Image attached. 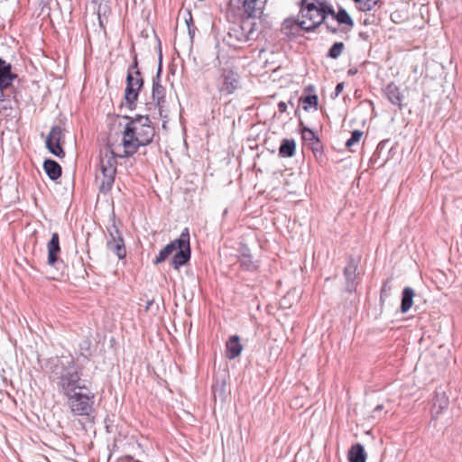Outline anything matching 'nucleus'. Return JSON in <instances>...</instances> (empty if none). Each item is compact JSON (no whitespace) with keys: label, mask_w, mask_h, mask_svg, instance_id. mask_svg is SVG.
I'll list each match as a JSON object with an SVG mask.
<instances>
[{"label":"nucleus","mask_w":462,"mask_h":462,"mask_svg":"<svg viewBox=\"0 0 462 462\" xmlns=\"http://www.w3.org/2000/svg\"><path fill=\"white\" fill-rule=\"evenodd\" d=\"M154 136V129L151 125V120L146 116H137L132 118L125 125L122 145L123 154L120 157L134 155L139 147L148 145Z\"/></svg>","instance_id":"1"},{"label":"nucleus","mask_w":462,"mask_h":462,"mask_svg":"<svg viewBox=\"0 0 462 462\" xmlns=\"http://www.w3.org/2000/svg\"><path fill=\"white\" fill-rule=\"evenodd\" d=\"M298 17L283 21L281 32L287 37H294L301 32H315L318 28V0H301Z\"/></svg>","instance_id":"2"},{"label":"nucleus","mask_w":462,"mask_h":462,"mask_svg":"<svg viewBox=\"0 0 462 462\" xmlns=\"http://www.w3.org/2000/svg\"><path fill=\"white\" fill-rule=\"evenodd\" d=\"M255 18L247 15L240 23L232 24L224 37V42L231 47L239 48L247 42L256 40L260 33V23Z\"/></svg>","instance_id":"3"},{"label":"nucleus","mask_w":462,"mask_h":462,"mask_svg":"<svg viewBox=\"0 0 462 462\" xmlns=\"http://www.w3.org/2000/svg\"><path fill=\"white\" fill-rule=\"evenodd\" d=\"M111 148L105 147L100 151L98 171L96 174V181L99 186L100 191L106 193L109 191L115 182L116 173V158H121Z\"/></svg>","instance_id":"4"},{"label":"nucleus","mask_w":462,"mask_h":462,"mask_svg":"<svg viewBox=\"0 0 462 462\" xmlns=\"http://www.w3.org/2000/svg\"><path fill=\"white\" fill-rule=\"evenodd\" d=\"M59 379L58 386L67 397L68 402L95 393L92 383L82 380L81 377H59Z\"/></svg>","instance_id":"5"},{"label":"nucleus","mask_w":462,"mask_h":462,"mask_svg":"<svg viewBox=\"0 0 462 462\" xmlns=\"http://www.w3.org/2000/svg\"><path fill=\"white\" fill-rule=\"evenodd\" d=\"M143 86V79L141 72L138 70V63L135 59L133 65L128 69L125 91V101L131 108H134V103L138 98L139 91Z\"/></svg>","instance_id":"6"},{"label":"nucleus","mask_w":462,"mask_h":462,"mask_svg":"<svg viewBox=\"0 0 462 462\" xmlns=\"http://www.w3.org/2000/svg\"><path fill=\"white\" fill-rule=\"evenodd\" d=\"M178 243L177 251H175L176 253L171 261V265L176 270L185 264L190 258L189 232L188 228L182 230Z\"/></svg>","instance_id":"7"},{"label":"nucleus","mask_w":462,"mask_h":462,"mask_svg":"<svg viewBox=\"0 0 462 462\" xmlns=\"http://www.w3.org/2000/svg\"><path fill=\"white\" fill-rule=\"evenodd\" d=\"M240 87L239 75L231 69H223L217 79L218 91L223 95H231Z\"/></svg>","instance_id":"8"},{"label":"nucleus","mask_w":462,"mask_h":462,"mask_svg":"<svg viewBox=\"0 0 462 462\" xmlns=\"http://www.w3.org/2000/svg\"><path fill=\"white\" fill-rule=\"evenodd\" d=\"M359 257L349 255L346 258V265L344 268V277L346 280L345 291L347 292H354L358 285L356 270L359 264Z\"/></svg>","instance_id":"9"},{"label":"nucleus","mask_w":462,"mask_h":462,"mask_svg":"<svg viewBox=\"0 0 462 462\" xmlns=\"http://www.w3.org/2000/svg\"><path fill=\"white\" fill-rule=\"evenodd\" d=\"M108 232L110 238L106 243L107 249L119 259H124L126 255V250L121 232L115 225L108 228Z\"/></svg>","instance_id":"10"},{"label":"nucleus","mask_w":462,"mask_h":462,"mask_svg":"<svg viewBox=\"0 0 462 462\" xmlns=\"http://www.w3.org/2000/svg\"><path fill=\"white\" fill-rule=\"evenodd\" d=\"M321 13H325L326 14L332 16L334 20L340 23L341 25H346L348 27V31L354 27V21L348 14V13L339 7L338 11L336 12L335 9L326 2H319V15Z\"/></svg>","instance_id":"11"},{"label":"nucleus","mask_w":462,"mask_h":462,"mask_svg":"<svg viewBox=\"0 0 462 462\" xmlns=\"http://www.w3.org/2000/svg\"><path fill=\"white\" fill-rule=\"evenodd\" d=\"M96 393H91L82 399L69 402L71 412L76 416H89L94 411V400Z\"/></svg>","instance_id":"12"},{"label":"nucleus","mask_w":462,"mask_h":462,"mask_svg":"<svg viewBox=\"0 0 462 462\" xmlns=\"http://www.w3.org/2000/svg\"><path fill=\"white\" fill-rule=\"evenodd\" d=\"M62 131L61 128L58 125H54L51 127L47 139H46V147L53 155L61 158L65 156V152L60 146V138H61Z\"/></svg>","instance_id":"13"},{"label":"nucleus","mask_w":462,"mask_h":462,"mask_svg":"<svg viewBox=\"0 0 462 462\" xmlns=\"http://www.w3.org/2000/svg\"><path fill=\"white\" fill-rule=\"evenodd\" d=\"M161 73L162 63L160 62L156 76L152 79V98L154 104L159 107L160 114L162 115L166 100L165 88L160 84Z\"/></svg>","instance_id":"14"},{"label":"nucleus","mask_w":462,"mask_h":462,"mask_svg":"<svg viewBox=\"0 0 462 462\" xmlns=\"http://www.w3.org/2000/svg\"><path fill=\"white\" fill-rule=\"evenodd\" d=\"M48 249V260L47 263L51 266L60 268L59 265L62 264L63 262L58 258V254L60 251V240L58 233H53L51 238L47 245Z\"/></svg>","instance_id":"15"},{"label":"nucleus","mask_w":462,"mask_h":462,"mask_svg":"<svg viewBox=\"0 0 462 462\" xmlns=\"http://www.w3.org/2000/svg\"><path fill=\"white\" fill-rule=\"evenodd\" d=\"M300 129L304 148L311 150L316 156L318 152V135L311 128L306 126L302 121L300 123Z\"/></svg>","instance_id":"16"},{"label":"nucleus","mask_w":462,"mask_h":462,"mask_svg":"<svg viewBox=\"0 0 462 462\" xmlns=\"http://www.w3.org/2000/svg\"><path fill=\"white\" fill-rule=\"evenodd\" d=\"M449 405V399L446 393L436 391L432 404V419L437 420L438 417L446 410Z\"/></svg>","instance_id":"17"},{"label":"nucleus","mask_w":462,"mask_h":462,"mask_svg":"<svg viewBox=\"0 0 462 462\" xmlns=\"http://www.w3.org/2000/svg\"><path fill=\"white\" fill-rule=\"evenodd\" d=\"M243 5L245 13L251 17H260L266 0H238Z\"/></svg>","instance_id":"18"},{"label":"nucleus","mask_w":462,"mask_h":462,"mask_svg":"<svg viewBox=\"0 0 462 462\" xmlns=\"http://www.w3.org/2000/svg\"><path fill=\"white\" fill-rule=\"evenodd\" d=\"M387 99L394 106L402 108V101L404 99L403 94L401 92L399 87L394 83H389L384 90Z\"/></svg>","instance_id":"19"},{"label":"nucleus","mask_w":462,"mask_h":462,"mask_svg":"<svg viewBox=\"0 0 462 462\" xmlns=\"http://www.w3.org/2000/svg\"><path fill=\"white\" fill-rule=\"evenodd\" d=\"M243 349L240 338L236 335L231 336L226 343V356L229 359L237 357Z\"/></svg>","instance_id":"20"},{"label":"nucleus","mask_w":462,"mask_h":462,"mask_svg":"<svg viewBox=\"0 0 462 462\" xmlns=\"http://www.w3.org/2000/svg\"><path fill=\"white\" fill-rule=\"evenodd\" d=\"M15 75L11 72V65L0 58V85L9 88Z\"/></svg>","instance_id":"21"},{"label":"nucleus","mask_w":462,"mask_h":462,"mask_svg":"<svg viewBox=\"0 0 462 462\" xmlns=\"http://www.w3.org/2000/svg\"><path fill=\"white\" fill-rule=\"evenodd\" d=\"M212 393L215 399L219 398L222 402L226 401L230 390L226 388V377L217 378L212 384Z\"/></svg>","instance_id":"22"},{"label":"nucleus","mask_w":462,"mask_h":462,"mask_svg":"<svg viewBox=\"0 0 462 462\" xmlns=\"http://www.w3.org/2000/svg\"><path fill=\"white\" fill-rule=\"evenodd\" d=\"M308 89H314V87L310 86L306 88L299 98V106H300L305 111H309L312 107L316 108L318 106V96L307 93Z\"/></svg>","instance_id":"23"},{"label":"nucleus","mask_w":462,"mask_h":462,"mask_svg":"<svg viewBox=\"0 0 462 462\" xmlns=\"http://www.w3.org/2000/svg\"><path fill=\"white\" fill-rule=\"evenodd\" d=\"M238 262L240 266L246 271H254L257 268V264L253 261L249 249L245 246H243L240 250Z\"/></svg>","instance_id":"24"},{"label":"nucleus","mask_w":462,"mask_h":462,"mask_svg":"<svg viewBox=\"0 0 462 462\" xmlns=\"http://www.w3.org/2000/svg\"><path fill=\"white\" fill-rule=\"evenodd\" d=\"M43 169L51 180H57L61 176V167L54 160L47 159L43 162Z\"/></svg>","instance_id":"25"},{"label":"nucleus","mask_w":462,"mask_h":462,"mask_svg":"<svg viewBox=\"0 0 462 462\" xmlns=\"http://www.w3.org/2000/svg\"><path fill=\"white\" fill-rule=\"evenodd\" d=\"M180 237L171 241L170 244L165 245L158 254L156 258L153 260L154 264H159L164 262L171 254L177 251Z\"/></svg>","instance_id":"26"},{"label":"nucleus","mask_w":462,"mask_h":462,"mask_svg":"<svg viewBox=\"0 0 462 462\" xmlns=\"http://www.w3.org/2000/svg\"><path fill=\"white\" fill-rule=\"evenodd\" d=\"M349 462H365L366 454L364 447L360 443L353 445L348 451Z\"/></svg>","instance_id":"27"},{"label":"nucleus","mask_w":462,"mask_h":462,"mask_svg":"<svg viewBox=\"0 0 462 462\" xmlns=\"http://www.w3.org/2000/svg\"><path fill=\"white\" fill-rule=\"evenodd\" d=\"M414 291L411 287H405L402 293L401 311L406 313L413 303Z\"/></svg>","instance_id":"28"},{"label":"nucleus","mask_w":462,"mask_h":462,"mask_svg":"<svg viewBox=\"0 0 462 462\" xmlns=\"http://www.w3.org/2000/svg\"><path fill=\"white\" fill-rule=\"evenodd\" d=\"M296 143L293 139H284L279 148V155L281 157H292L295 153Z\"/></svg>","instance_id":"29"},{"label":"nucleus","mask_w":462,"mask_h":462,"mask_svg":"<svg viewBox=\"0 0 462 462\" xmlns=\"http://www.w3.org/2000/svg\"><path fill=\"white\" fill-rule=\"evenodd\" d=\"M319 18V26L322 24L325 25L328 31L333 33H337L338 32V26L341 24L337 23V22L334 20L332 16H329L325 13H321Z\"/></svg>","instance_id":"30"},{"label":"nucleus","mask_w":462,"mask_h":462,"mask_svg":"<svg viewBox=\"0 0 462 462\" xmlns=\"http://www.w3.org/2000/svg\"><path fill=\"white\" fill-rule=\"evenodd\" d=\"M345 44L343 42H335L329 49L328 57L331 59H337L343 52Z\"/></svg>","instance_id":"31"},{"label":"nucleus","mask_w":462,"mask_h":462,"mask_svg":"<svg viewBox=\"0 0 462 462\" xmlns=\"http://www.w3.org/2000/svg\"><path fill=\"white\" fill-rule=\"evenodd\" d=\"M356 7L363 12L370 11L377 4V0H353Z\"/></svg>","instance_id":"32"},{"label":"nucleus","mask_w":462,"mask_h":462,"mask_svg":"<svg viewBox=\"0 0 462 462\" xmlns=\"http://www.w3.org/2000/svg\"><path fill=\"white\" fill-rule=\"evenodd\" d=\"M363 136V132L360 130H355L352 132L350 138L346 142V146L347 148H351L354 144L357 143L361 137Z\"/></svg>","instance_id":"33"},{"label":"nucleus","mask_w":462,"mask_h":462,"mask_svg":"<svg viewBox=\"0 0 462 462\" xmlns=\"http://www.w3.org/2000/svg\"><path fill=\"white\" fill-rule=\"evenodd\" d=\"M392 291V285L390 280L383 282L380 291V300L383 302L385 298L389 297Z\"/></svg>","instance_id":"34"},{"label":"nucleus","mask_w":462,"mask_h":462,"mask_svg":"<svg viewBox=\"0 0 462 462\" xmlns=\"http://www.w3.org/2000/svg\"><path fill=\"white\" fill-rule=\"evenodd\" d=\"M186 24L188 27L189 35L190 36L191 39H193L196 28L193 25V19H192V16L190 14H189V18L186 19Z\"/></svg>","instance_id":"35"},{"label":"nucleus","mask_w":462,"mask_h":462,"mask_svg":"<svg viewBox=\"0 0 462 462\" xmlns=\"http://www.w3.org/2000/svg\"><path fill=\"white\" fill-rule=\"evenodd\" d=\"M383 405H382V404L377 405V406L373 410V411H372V416H373L374 418H376V417H377V413H378V412H380L381 411H383Z\"/></svg>","instance_id":"36"},{"label":"nucleus","mask_w":462,"mask_h":462,"mask_svg":"<svg viewBox=\"0 0 462 462\" xmlns=\"http://www.w3.org/2000/svg\"><path fill=\"white\" fill-rule=\"evenodd\" d=\"M344 88V83H338L335 88V96L337 97Z\"/></svg>","instance_id":"37"},{"label":"nucleus","mask_w":462,"mask_h":462,"mask_svg":"<svg viewBox=\"0 0 462 462\" xmlns=\"http://www.w3.org/2000/svg\"><path fill=\"white\" fill-rule=\"evenodd\" d=\"M278 108H279V111L281 113H284L286 111V108H287V105L285 102H282L281 101L279 104H278Z\"/></svg>","instance_id":"38"},{"label":"nucleus","mask_w":462,"mask_h":462,"mask_svg":"<svg viewBox=\"0 0 462 462\" xmlns=\"http://www.w3.org/2000/svg\"><path fill=\"white\" fill-rule=\"evenodd\" d=\"M357 73V69L356 68H351L347 70V75L354 76Z\"/></svg>","instance_id":"39"},{"label":"nucleus","mask_w":462,"mask_h":462,"mask_svg":"<svg viewBox=\"0 0 462 462\" xmlns=\"http://www.w3.org/2000/svg\"><path fill=\"white\" fill-rule=\"evenodd\" d=\"M7 88H4L0 85V100L4 99V89H6Z\"/></svg>","instance_id":"40"},{"label":"nucleus","mask_w":462,"mask_h":462,"mask_svg":"<svg viewBox=\"0 0 462 462\" xmlns=\"http://www.w3.org/2000/svg\"><path fill=\"white\" fill-rule=\"evenodd\" d=\"M2 379H3L4 382L7 381V377H5V376H3Z\"/></svg>","instance_id":"41"}]
</instances>
